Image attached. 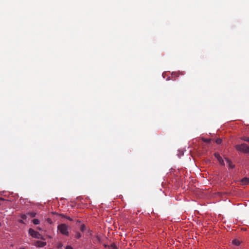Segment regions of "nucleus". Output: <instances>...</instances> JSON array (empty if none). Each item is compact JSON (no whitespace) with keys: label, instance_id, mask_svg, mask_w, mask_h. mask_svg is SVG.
Segmentation results:
<instances>
[{"label":"nucleus","instance_id":"obj_15","mask_svg":"<svg viewBox=\"0 0 249 249\" xmlns=\"http://www.w3.org/2000/svg\"><path fill=\"white\" fill-rule=\"evenodd\" d=\"M202 141L204 142H207V143H209L211 142V140L210 139L202 138Z\"/></svg>","mask_w":249,"mask_h":249},{"label":"nucleus","instance_id":"obj_8","mask_svg":"<svg viewBox=\"0 0 249 249\" xmlns=\"http://www.w3.org/2000/svg\"><path fill=\"white\" fill-rule=\"evenodd\" d=\"M232 244L236 245L239 246L240 244V241L237 239H234L232 242Z\"/></svg>","mask_w":249,"mask_h":249},{"label":"nucleus","instance_id":"obj_17","mask_svg":"<svg viewBox=\"0 0 249 249\" xmlns=\"http://www.w3.org/2000/svg\"><path fill=\"white\" fill-rule=\"evenodd\" d=\"M56 247L58 248H61L63 247V245L61 243L59 242V243H57Z\"/></svg>","mask_w":249,"mask_h":249},{"label":"nucleus","instance_id":"obj_20","mask_svg":"<svg viewBox=\"0 0 249 249\" xmlns=\"http://www.w3.org/2000/svg\"><path fill=\"white\" fill-rule=\"evenodd\" d=\"M65 249H73V248L70 246H67Z\"/></svg>","mask_w":249,"mask_h":249},{"label":"nucleus","instance_id":"obj_10","mask_svg":"<svg viewBox=\"0 0 249 249\" xmlns=\"http://www.w3.org/2000/svg\"><path fill=\"white\" fill-rule=\"evenodd\" d=\"M60 215L61 216V217H65V218H66L67 219H68L70 221H72V219L69 216H67L66 215H65L64 214H62V213H61L60 214Z\"/></svg>","mask_w":249,"mask_h":249},{"label":"nucleus","instance_id":"obj_2","mask_svg":"<svg viewBox=\"0 0 249 249\" xmlns=\"http://www.w3.org/2000/svg\"><path fill=\"white\" fill-rule=\"evenodd\" d=\"M58 229L60 232L65 235H69V232L68 231V226L65 224H61L58 226Z\"/></svg>","mask_w":249,"mask_h":249},{"label":"nucleus","instance_id":"obj_21","mask_svg":"<svg viewBox=\"0 0 249 249\" xmlns=\"http://www.w3.org/2000/svg\"><path fill=\"white\" fill-rule=\"evenodd\" d=\"M19 222L21 223H24V222H23V220H19Z\"/></svg>","mask_w":249,"mask_h":249},{"label":"nucleus","instance_id":"obj_11","mask_svg":"<svg viewBox=\"0 0 249 249\" xmlns=\"http://www.w3.org/2000/svg\"><path fill=\"white\" fill-rule=\"evenodd\" d=\"M242 140L249 142V137H243L241 138Z\"/></svg>","mask_w":249,"mask_h":249},{"label":"nucleus","instance_id":"obj_1","mask_svg":"<svg viewBox=\"0 0 249 249\" xmlns=\"http://www.w3.org/2000/svg\"><path fill=\"white\" fill-rule=\"evenodd\" d=\"M234 148L238 152L249 154V146L245 143L235 145Z\"/></svg>","mask_w":249,"mask_h":249},{"label":"nucleus","instance_id":"obj_3","mask_svg":"<svg viewBox=\"0 0 249 249\" xmlns=\"http://www.w3.org/2000/svg\"><path fill=\"white\" fill-rule=\"evenodd\" d=\"M29 233L33 238L37 239H43L42 236L37 231H35L34 230L30 228L29 229Z\"/></svg>","mask_w":249,"mask_h":249},{"label":"nucleus","instance_id":"obj_13","mask_svg":"<svg viewBox=\"0 0 249 249\" xmlns=\"http://www.w3.org/2000/svg\"><path fill=\"white\" fill-rule=\"evenodd\" d=\"M28 215H29L31 217H34L36 215V213H27Z\"/></svg>","mask_w":249,"mask_h":249},{"label":"nucleus","instance_id":"obj_18","mask_svg":"<svg viewBox=\"0 0 249 249\" xmlns=\"http://www.w3.org/2000/svg\"><path fill=\"white\" fill-rule=\"evenodd\" d=\"M110 247L112 249H117L116 245L114 244H111Z\"/></svg>","mask_w":249,"mask_h":249},{"label":"nucleus","instance_id":"obj_14","mask_svg":"<svg viewBox=\"0 0 249 249\" xmlns=\"http://www.w3.org/2000/svg\"><path fill=\"white\" fill-rule=\"evenodd\" d=\"M33 222L35 225H37L39 223V221L37 219H34L33 220Z\"/></svg>","mask_w":249,"mask_h":249},{"label":"nucleus","instance_id":"obj_5","mask_svg":"<svg viewBox=\"0 0 249 249\" xmlns=\"http://www.w3.org/2000/svg\"><path fill=\"white\" fill-rule=\"evenodd\" d=\"M34 245L37 247H43L46 245V243L45 242H42L40 241H36L35 242Z\"/></svg>","mask_w":249,"mask_h":249},{"label":"nucleus","instance_id":"obj_7","mask_svg":"<svg viewBox=\"0 0 249 249\" xmlns=\"http://www.w3.org/2000/svg\"><path fill=\"white\" fill-rule=\"evenodd\" d=\"M241 182L243 185H247L249 183V178H244L241 180Z\"/></svg>","mask_w":249,"mask_h":249},{"label":"nucleus","instance_id":"obj_4","mask_svg":"<svg viewBox=\"0 0 249 249\" xmlns=\"http://www.w3.org/2000/svg\"><path fill=\"white\" fill-rule=\"evenodd\" d=\"M215 157L217 159L220 164L223 166L225 165V163L224 162L223 160L221 158V157L220 156V155L218 153H215L214 154Z\"/></svg>","mask_w":249,"mask_h":249},{"label":"nucleus","instance_id":"obj_6","mask_svg":"<svg viewBox=\"0 0 249 249\" xmlns=\"http://www.w3.org/2000/svg\"><path fill=\"white\" fill-rule=\"evenodd\" d=\"M225 160L227 161V163L228 164V167L229 168H233L235 166L234 164H232L231 161L227 158H225Z\"/></svg>","mask_w":249,"mask_h":249},{"label":"nucleus","instance_id":"obj_16","mask_svg":"<svg viewBox=\"0 0 249 249\" xmlns=\"http://www.w3.org/2000/svg\"><path fill=\"white\" fill-rule=\"evenodd\" d=\"M215 142L217 143V144H220L222 142V140L220 138L219 139H217L216 140H215Z\"/></svg>","mask_w":249,"mask_h":249},{"label":"nucleus","instance_id":"obj_19","mask_svg":"<svg viewBox=\"0 0 249 249\" xmlns=\"http://www.w3.org/2000/svg\"><path fill=\"white\" fill-rule=\"evenodd\" d=\"M27 215L26 214H22L21 215V218L23 219H26L27 218Z\"/></svg>","mask_w":249,"mask_h":249},{"label":"nucleus","instance_id":"obj_22","mask_svg":"<svg viewBox=\"0 0 249 249\" xmlns=\"http://www.w3.org/2000/svg\"><path fill=\"white\" fill-rule=\"evenodd\" d=\"M19 249H25L24 248H20Z\"/></svg>","mask_w":249,"mask_h":249},{"label":"nucleus","instance_id":"obj_12","mask_svg":"<svg viewBox=\"0 0 249 249\" xmlns=\"http://www.w3.org/2000/svg\"><path fill=\"white\" fill-rule=\"evenodd\" d=\"M75 237L77 239H79L81 237V233L79 232H77L75 234Z\"/></svg>","mask_w":249,"mask_h":249},{"label":"nucleus","instance_id":"obj_9","mask_svg":"<svg viewBox=\"0 0 249 249\" xmlns=\"http://www.w3.org/2000/svg\"><path fill=\"white\" fill-rule=\"evenodd\" d=\"M86 228L85 225L84 224H82L80 227V231L82 232H84L86 231Z\"/></svg>","mask_w":249,"mask_h":249}]
</instances>
